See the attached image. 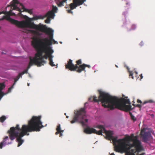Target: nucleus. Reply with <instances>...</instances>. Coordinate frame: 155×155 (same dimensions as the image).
Instances as JSON below:
<instances>
[{
  "mask_svg": "<svg viewBox=\"0 0 155 155\" xmlns=\"http://www.w3.org/2000/svg\"><path fill=\"white\" fill-rule=\"evenodd\" d=\"M98 92L99 96L98 99L97 97L94 96L90 97L89 100L91 101L93 99V101L95 102L100 101L103 106L111 110L116 108L127 112L132 110L129 99H120L117 97L111 96L108 93L99 90Z\"/></svg>",
  "mask_w": 155,
  "mask_h": 155,
  "instance_id": "1",
  "label": "nucleus"
},
{
  "mask_svg": "<svg viewBox=\"0 0 155 155\" xmlns=\"http://www.w3.org/2000/svg\"><path fill=\"white\" fill-rule=\"evenodd\" d=\"M30 21L27 28L35 29L45 33L49 35V39L47 38H38L34 37L32 38L31 43L41 45L44 47L47 46L50 47L52 44L53 39V30L50 28H48L45 25L40 23L38 25L35 24L32 22V19L29 18Z\"/></svg>",
  "mask_w": 155,
  "mask_h": 155,
  "instance_id": "2",
  "label": "nucleus"
},
{
  "mask_svg": "<svg viewBox=\"0 0 155 155\" xmlns=\"http://www.w3.org/2000/svg\"><path fill=\"white\" fill-rule=\"evenodd\" d=\"M41 118V116H33L28 121V125H23L22 126L21 128V132L19 133L18 136L16 137L21 139V137L24 136L29 135V134H27L28 132L40 131V129L43 127L42 123L40 120Z\"/></svg>",
  "mask_w": 155,
  "mask_h": 155,
  "instance_id": "3",
  "label": "nucleus"
},
{
  "mask_svg": "<svg viewBox=\"0 0 155 155\" xmlns=\"http://www.w3.org/2000/svg\"><path fill=\"white\" fill-rule=\"evenodd\" d=\"M19 3L18 0H13L11 4V6H12L11 10L8 12H6L5 13V16H4L2 18H0V21L6 19L10 21L12 24L15 25L18 28H27L30 21L29 18H28V19L26 21H18L10 17V16L16 15L15 13L12 12L13 10L18 11L19 12L18 14H20L21 12V9L16 5Z\"/></svg>",
  "mask_w": 155,
  "mask_h": 155,
  "instance_id": "4",
  "label": "nucleus"
},
{
  "mask_svg": "<svg viewBox=\"0 0 155 155\" xmlns=\"http://www.w3.org/2000/svg\"><path fill=\"white\" fill-rule=\"evenodd\" d=\"M134 134L131 136H127L121 139H118L119 143L114 147V150L116 152L122 153L124 151L130 150L131 148L134 147Z\"/></svg>",
  "mask_w": 155,
  "mask_h": 155,
  "instance_id": "5",
  "label": "nucleus"
},
{
  "mask_svg": "<svg viewBox=\"0 0 155 155\" xmlns=\"http://www.w3.org/2000/svg\"><path fill=\"white\" fill-rule=\"evenodd\" d=\"M96 127L100 129V130L97 131L94 128H90L89 127H87L84 129V132L86 134H90L94 133L98 135H102V133L103 132L106 134L107 137L109 139L112 140L114 146L118 144L119 142L118 140H117V137H114L112 136L113 134V131H107L105 129L104 127L101 125H98Z\"/></svg>",
  "mask_w": 155,
  "mask_h": 155,
  "instance_id": "6",
  "label": "nucleus"
},
{
  "mask_svg": "<svg viewBox=\"0 0 155 155\" xmlns=\"http://www.w3.org/2000/svg\"><path fill=\"white\" fill-rule=\"evenodd\" d=\"M75 115L73 120L71 123L73 124L75 122L79 121L82 126H86L85 123H87L88 119L86 118L85 109L84 108H82L80 110L77 111L76 113L74 112Z\"/></svg>",
  "mask_w": 155,
  "mask_h": 155,
  "instance_id": "7",
  "label": "nucleus"
},
{
  "mask_svg": "<svg viewBox=\"0 0 155 155\" xmlns=\"http://www.w3.org/2000/svg\"><path fill=\"white\" fill-rule=\"evenodd\" d=\"M45 48H43L42 50H40L39 48H34L37 51V53L35 54V56L34 57L35 59L38 64V66L40 67L41 65H43L44 64L46 63V61L44 60V59L47 60L48 57L45 54L43 55L44 52L46 51Z\"/></svg>",
  "mask_w": 155,
  "mask_h": 155,
  "instance_id": "8",
  "label": "nucleus"
},
{
  "mask_svg": "<svg viewBox=\"0 0 155 155\" xmlns=\"http://www.w3.org/2000/svg\"><path fill=\"white\" fill-rule=\"evenodd\" d=\"M76 64L74 65L72 63V61L70 59L68 61L67 64L65 65L66 68L70 70L71 71H77L79 69V65L82 64L81 60L80 59L76 61Z\"/></svg>",
  "mask_w": 155,
  "mask_h": 155,
  "instance_id": "9",
  "label": "nucleus"
},
{
  "mask_svg": "<svg viewBox=\"0 0 155 155\" xmlns=\"http://www.w3.org/2000/svg\"><path fill=\"white\" fill-rule=\"evenodd\" d=\"M21 131V129L19 128V126L17 124L15 127H11L9 130L8 131L10 139L12 140L16 137L18 136L19 134L18 131Z\"/></svg>",
  "mask_w": 155,
  "mask_h": 155,
  "instance_id": "10",
  "label": "nucleus"
},
{
  "mask_svg": "<svg viewBox=\"0 0 155 155\" xmlns=\"http://www.w3.org/2000/svg\"><path fill=\"white\" fill-rule=\"evenodd\" d=\"M31 45L34 48H39L40 50H42V49H43L42 48H44V47L43 46V47L41 45H38V44L31 43ZM44 48L45 47H44ZM45 48L46 51L45 52H44V53H45V54L47 55L48 58H52L53 56L51 55V54L53 52V50L51 49V48L50 47L47 46Z\"/></svg>",
  "mask_w": 155,
  "mask_h": 155,
  "instance_id": "11",
  "label": "nucleus"
},
{
  "mask_svg": "<svg viewBox=\"0 0 155 155\" xmlns=\"http://www.w3.org/2000/svg\"><path fill=\"white\" fill-rule=\"evenodd\" d=\"M134 147L136 151L138 153L144 150L143 147L142 146L141 142L138 139L137 136H136L134 137Z\"/></svg>",
  "mask_w": 155,
  "mask_h": 155,
  "instance_id": "12",
  "label": "nucleus"
},
{
  "mask_svg": "<svg viewBox=\"0 0 155 155\" xmlns=\"http://www.w3.org/2000/svg\"><path fill=\"white\" fill-rule=\"evenodd\" d=\"M140 135L141 137L143 139V141L146 143L150 140L152 137L151 133L149 132H146L144 130H142L140 132Z\"/></svg>",
  "mask_w": 155,
  "mask_h": 155,
  "instance_id": "13",
  "label": "nucleus"
},
{
  "mask_svg": "<svg viewBox=\"0 0 155 155\" xmlns=\"http://www.w3.org/2000/svg\"><path fill=\"white\" fill-rule=\"evenodd\" d=\"M87 67L90 68H91V66L89 65L85 64H80L79 66V69L77 71V72L78 73L81 72L82 71H84L85 72L86 71L85 70V68Z\"/></svg>",
  "mask_w": 155,
  "mask_h": 155,
  "instance_id": "14",
  "label": "nucleus"
},
{
  "mask_svg": "<svg viewBox=\"0 0 155 155\" xmlns=\"http://www.w3.org/2000/svg\"><path fill=\"white\" fill-rule=\"evenodd\" d=\"M33 64L37 65L38 66V64L35 59L34 57L33 59H32L31 57H30V61L29 63L28 66L26 69L28 70L30 68L31 66L33 65Z\"/></svg>",
  "mask_w": 155,
  "mask_h": 155,
  "instance_id": "15",
  "label": "nucleus"
},
{
  "mask_svg": "<svg viewBox=\"0 0 155 155\" xmlns=\"http://www.w3.org/2000/svg\"><path fill=\"white\" fill-rule=\"evenodd\" d=\"M136 150L134 149H131L128 151H124V152H125L126 154V155H135L134 153L135 152ZM144 153H143L141 154H139L138 153L137 155H144Z\"/></svg>",
  "mask_w": 155,
  "mask_h": 155,
  "instance_id": "16",
  "label": "nucleus"
},
{
  "mask_svg": "<svg viewBox=\"0 0 155 155\" xmlns=\"http://www.w3.org/2000/svg\"><path fill=\"white\" fill-rule=\"evenodd\" d=\"M54 16V12H52V11H50L44 15V17H48L50 18H53Z\"/></svg>",
  "mask_w": 155,
  "mask_h": 155,
  "instance_id": "17",
  "label": "nucleus"
},
{
  "mask_svg": "<svg viewBox=\"0 0 155 155\" xmlns=\"http://www.w3.org/2000/svg\"><path fill=\"white\" fill-rule=\"evenodd\" d=\"M137 103H140V104H142L143 105H144V104H145L146 103H151L153 102V101L152 100H149L148 101H144L143 102H142L141 101V100H140L139 99H137Z\"/></svg>",
  "mask_w": 155,
  "mask_h": 155,
  "instance_id": "18",
  "label": "nucleus"
},
{
  "mask_svg": "<svg viewBox=\"0 0 155 155\" xmlns=\"http://www.w3.org/2000/svg\"><path fill=\"white\" fill-rule=\"evenodd\" d=\"M20 5L21 6V7L23 9V11H25V12H27L29 13L30 14H32L33 13L32 10L31 9H28L26 8H25L24 6L22 5L21 4H20Z\"/></svg>",
  "mask_w": 155,
  "mask_h": 155,
  "instance_id": "19",
  "label": "nucleus"
},
{
  "mask_svg": "<svg viewBox=\"0 0 155 155\" xmlns=\"http://www.w3.org/2000/svg\"><path fill=\"white\" fill-rule=\"evenodd\" d=\"M67 0H63L61 2H58L57 3V5L58 7H61L64 5V3H66V1Z\"/></svg>",
  "mask_w": 155,
  "mask_h": 155,
  "instance_id": "20",
  "label": "nucleus"
},
{
  "mask_svg": "<svg viewBox=\"0 0 155 155\" xmlns=\"http://www.w3.org/2000/svg\"><path fill=\"white\" fill-rule=\"evenodd\" d=\"M16 140L18 142V147H19L23 142V140L20 138H17Z\"/></svg>",
  "mask_w": 155,
  "mask_h": 155,
  "instance_id": "21",
  "label": "nucleus"
},
{
  "mask_svg": "<svg viewBox=\"0 0 155 155\" xmlns=\"http://www.w3.org/2000/svg\"><path fill=\"white\" fill-rule=\"evenodd\" d=\"M127 68L128 71L129 73V78H131L132 79H134V77L133 76V71H130L129 68L128 67H127Z\"/></svg>",
  "mask_w": 155,
  "mask_h": 155,
  "instance_id": "22",
  "label": "nucleus"
},
{
  "mask_svg": "<svg viewBox=\"0 0 155 155\" xmlns=\"http://www.w3.org/2000/svg\"><path fill=\"white\" fill-rule=\"evenodd\" d=\"M8 138V136L5 137V138L3 140L2 142H1L0 143V148L1 149L2 148L3 146V143L5 142L6 141V140H7Z\"/></svg>",
  "mask_w": 155,
  "mask_h": 155,
  "instance_id": "23",
  "label": "nucleus"
},
{
  "mask_svg": "<svg viewBox=\"0 0 155 155\" xmlns=\"http://www.w3.org/2000/svg\"><path fill=\"white\" fill-rule=\"evenodd\" d=\"M22 76L20 75L19 74L14 79V82L13 84V85H14L16 83V82L18 81L20 78H21Z\"/></svg>",
  "mask_w": 155,
  "mask_h": 155,
  "instance_id": "24",
  "label": "nucleus"
},
{
  "mask_svg": "<svg viewBox=\"0 0 155 155\" xmlns=\"http://www.w3.org/2000/svg\"><path fill=\"white\" fill-rule=\"evenodd\" d=\"M70 8L71 10H73L77 7V5H76L73 2V3H71L70 4Z\"/></svg>",
  "mask_w": 155,
  "mask_h": 155,
  "instance_id": "25",
  "label": "nucleus"
},
{
  "mask_svg": "<svg viewBox=\"0 0 155 155\" xmlns=\"http://www.w3.org/2000/svg\"><path fill=\"white\" fill-rule=\"evenodd\" d=\"M73 2L76 5H77V6L81 5L83 3V2L81 0Z\"/></svg>",
  "mask_w": 155,
  "mask_h": 155,
  "instance_id": "26",
  "label": "nucleus"
},
{
  "mask_svg": "<svg viewBox=\"0 0 155 155\" xmlns=\"http://www.w3.org/2000/svg\"><path fill=\"white\" fill-rule=\"evenodd\" d=\"M49 61L50 65L52 67L55 66V65L54 64V63L53 61L52 58H49Z\"/></svg>",
  "mask_w": 155,
  "mask_h": 155,
  "instance_id": "27",
  "label": "nucleus"
},
{
  "mask_svg": "<svg viewBox=\"0 0 155 155\" xmlns=\"http://www.w3.org/2000/svg\"><path fill=\"white\" fill-rule=\"evenodd\" d=\"M58 10V8L54 6H52V9L51 11H52V12H54V14H55V13L57 12V11Z\"/></svg>",
  "mask_w": 155,
  "mask_h": 155,
  "instance_id": "28",
  "label": "nucleus"
},
{
  "mask_svg": "<svg viewBox=\"0 0 155 155\" xmlns=\"http://www.w3.org/2000/svg\"><path fill=\"white\" fill-rule=\"evenodd\" d=\"M6 119V117L4 116H3L0 117V121L1 122H3Z\"/></svg>",
  "mask_w": 155,
  "mask_h": 155,
  "instance_id": "29",
  "label": "nucleus"
},
{
  "mask_svg": "<svg viewBox=\"0 0 155 155\" xmlns=\"http://www.w3.org/2000/svg\"><path fill=\"white\" fill-rule=\"evenodd\" d=\"M130 115V116L131 119L132 120H134V121H135L136 120V118L134 117L133 115L132 114V113L131 112L129 113Z\"/></svg>",
  "mask_w": 155,
  "mask_h": 155,
  "instance_id": "30",
  "label": "nucleus"
},
{
  "mask_svg": "<svg viewBox=\"0 0 155 155\" xmlns=\"http://www.w3.org/2000/svg\"><path fill=\"white\" fill-rule=\"evenodd\" d=\"M28 69H26L25 70L22 72L19 73L20 74V75H21L22 76V75L24 74L25 73H28Z\"/></svg>",
  "mask_w": 155,
  "mask_h": 155,
  "instance_id": "31",
  "label": "nucleus"
},
{
  "mask_svg": "<svg viewBox=\"0 0 155 155\" xmlns=\"http://www.w3.org/2000/svg\"><path fill=\"white\" fill-rule=\"evenodd\" d=\"M132 105L135 107H138L140 108H141L142 106H143V105L140 104H137V105H135L134 104H133Z\"/></svg>",
  "mask_w": 155,
  "mask_h": 155,
  "instance_id": "32",
  "label": "nucleus"
},
{
  "mask_svg": "<svg viewBox=\"0 0 155 155\" xmlns=\"http://www.w3.org/2000/svg\"><path fill=\"white\" fill-rule=\"evenodd\" d=\"M47 18L45 20V22L46 23H49L50 21V18L48 17H47Z\"/></svg>",
  "mask_w": 155,
  "mask_h": 155,
  "instance_id": "33",
  "label": "nucleus"
},
{
  "mask_svg": "<svg viewBox=\"0 0 155 155\" xmlns=\"http://www.w3.org/2000/svg\"><path fill=\"white\" fill-rule=\"evenodd\" d=\"M61 130V125L60 124H59L57 127L56 128V130L57 131H60V130Z\"/></svg>",
  "mask_w": 155,
  "mask_h": 155,
  "instance_id": "34",
  "label": "nucleus"
},
{
  "mask_svg": "<svg viewBox=\"0 0 155 155\" xmlns=\"http://www.w3.org/2000/svg\"><path fill=\"white\" fill-rule=\"evenodd\" d=\"M14 85H13L10 87L8 89V92H10L11 91V90L13 88Z\"/></svg>",
  "mask_w": 155,
  "mask_h": 155,
  "instance_id": "35",
  "label": "nucleus"
},
{
  "mask_svg": "<svg viewBox=\"0 0 155 155\" xmlns=\"http://www.w3.org/2000/svg\"><path fill=\"white\" fill-rule=\"evenodd\" d=\"M34 33L35 34H36L37 35H41V34L38 31H34Z\"/></svg>",
  "mask_w": 155,
  "mask_h": 155,
  "instance_id": "36",
  "label": "nucleus"
},
{
  "mask_svg": "<svg viewBox=\"0 0 155 155\" xmlns=\"http://www.w3.org/2000/svg\"><path fill=\"white\" fill-rule=\"evenodd\" d=\"M5 94L3 92V94H0V100H1V98H2V97L5 94Z\"/></svg>",
  "mask_w": 155,
  "mask_h": 155,
  "instance_id": "37",
  "label": "nucleus"
},
{
  "mask_svg": "<svg viewBox=\"0 0 155 155\" xmlns=\"http://www.w3.org/2000/svg\"><path fill=\"white\" fill-rule=\"evenodd\" d=\"M39 16H36L35 17H34L33 18V20H37L39 19Z\"/></svg>",
  "mask_w": 155,
  "mask_h": 155,
  "instance_id": "38",
  "label": "nucleus"
},
{
  "mask_svg": "<svg viewBox=\"0 0 155 155\" xmlns=\"http://www.w3.org/2000/svg\"><path fill=\"white\" fill-rule=\"evenodd\" d=\"M136 28V26L135 25H133L131 26V29L132 30H134Z\"/></svg>",
  "mask_w": 155,
  "mask_h": 155,
  "instance_id": "39",
  "label": "nucleus"
},
{
  "mask_svg": "<svg viewBox=\"0 0 155 155\" xmlns=\"http://www.w3.org/2000/svg\"><path fill=\"white\" fill-rule=\"evenodd\" d=\"M71 10H71V9H70V10H67V11L68 13H71V14H72L73 13V12L71 11Z\"/></svg>",
  "mask_w": 155,
  "mask_h": 155,
  "instance_id": "40",
  "label": "nucleus"
},
{
  "mask_svg": "<svg viewBox=\"0 0 155 155\" xmlns=\"http://www.w3.org/2000/svg\"><path fill=\"white\" fill-rule=\"evenodd\" d=\"M38 16H39V19H43L44 18H45L44 17V16H42L41 15H39Z\"/></svg>",
  "mask_w": 155,
  "mask_h": 155,
  "instance_id": "41",
  "label": "nucleus"
},
{
  "mask_svg": "<svg viewBox=\"0 0 155 155\" xmlns=\"http://www.w3.org/2000/svg\"><path fill=\"white\" fill-rule=\"evenodd\" d=\"M60 131H57L55 133V134L56 135H58L59 134H60Z\"/></svg>",
  "mask_w": 155,
  "mask_h": 155,
  "instance_id": "42",
  "label": "nucleus"
},
{
  "mask_svg": "<svg viewBox=\"0 0 155 155\" xmlns=\"http://www.w3.org/2000/svg\"><path fill=\"white\" fill-rule=\"evenodd\" d=\"M81 0H73V2H75L78 1H81Z\"/></svg>",
  "mask_w": 155,
  "mask_h": 155,
  "instance_id": "43",
  "label": "nucleus"
},
{
  "mask_svg": "<svg viewBox=\"0 0 155 155\" xmlns=\"http://www.w3.org/2000/svg\"><path fill=\"white\" fill-rule=\"evenodd\" d=\"M140 79H142L143 78V76H142V74H141L140 75Z\"/></svg>",
  "mask_w": 155,
  "mask_h": 155,
  "instance_id": "44",
  "label": "nucleus"
},
{
  "mask_svg": "<svg viewBox=\"0 0 155 155\" xmlns=\"http://www.w3.org/2000/svg\"><path fill=\"white\" fill-rule=\"evenodd\" d=\"M53 42H54V44H58V42L57 41H55L54 40L53 41Z\"/></svg>",
  "mask_w": 155,
  "mask_h": 155,
  "instance_id": "45",
  "label": "nucleus"
},
{
  "mask_svg": "<svg viewBox=\"0 0 155 155\" xmlns=\"http://www.w3.org/2000/svg\"><path fill=\"white\" fill-rule=\"evenodd\" d=\"M62 135V133H60V137H61Z\"/></svg>",
  "mask_w": 155,
  "mask_h": 155,
  "instance_id": "46",
  "label": "nucleus"
},
{
  "mask_svg": "<svg viewBox=\"0 0 155 155\" xmlns=\"http://www.w3.org/2000/svg\"><path fill=\"white\" fill-rule=\"evenodd\" d=\"M60 133H62V132H63L64 131L63 130H60Z\"/></svg>",
  "mask_w": 155,
  "mask_h": 155,
  "instance_id": "47",
  "label": "nucleus"
},
{
  "mask_svg": "<svg viewBox=\"0 0 155 155\" xmlns=\"http://www.w3.org/2000/svg\"><path fill=\"white\" fill-rule=\"evenodd\" d=\"M110 155H115V154L114 153H112L110 154Z\"/></svg>",
  "mask_w": 155,
  "mask_h": 155,
  "instance_id": "48",
  "label": "nucleus"
},
{
  "mask_svg": "<svg viewBox=\"0 0 155 155\" xmlns=\"http://www.w3.org/2000/svg\"><path fill=\"white\" fill-rule=\"evenodd\" d=\"M135 74L136 75H137V71H135Z\"/></svg>",
  "mask_w": 155,
  "mask_h": 155,
  "instance_id": "49",
  "label": "nucleus"
},
{
  "mask_svg": "<svg viewBox=\"0 0 155 155\" xmlns=\"http://www.w3.org/2000/svg\"><path fill=\"white\" fill-rule=\"evenodd\" d=\"M151 116L152 117H153L154 115L153 114H151Z\"/></svg>",
  "mask_w": 155,
  "mask_h": 155,
  "instance_id": "50",
  "label": "nucleus"
},
{
  "mask_svg": "<svg viewBox=\"0 0 155 155\" xmlns=\"http://www.w3.org/2000/svg\"><path fill=\"white\" fill-rule=\"evenodd\" d=\"M83 2V3L84 2H85L86 1V0H81Z\"/></svg>",
  "mask_w": 155,
  "mask_h": 155,
  "instance_id": "51",
  "label": "nucleus"
},
{
  "mask_svg": "<svg viewBox=\"0 0 155 155\" xmlns=\"http://www.w3.org/2000/svg\"><path fill=\"white\" fill-rule=\"evenodd\" d=\"M2 13H4V12H0V15Z\"/></svg>",
  "mask_w": 155,
  "mask_h": 155,
  "instance_id": "52",
  "label": "nucleus"
},
{
  "mask_svg": "<svg viewBox=\"0 0 155 155\" xmlns=\"http://www.w3.org/2000/svg\"><path fill=\"white\" fill-rule=\"evenodd\" d=\"M68 117H68V116H66V117L67 118H68Z\"/></svg>",
  "mask_w": 155,
  "mask_h": 155,
  "instance_id": "53",
  "label": "nucleus"
},
{
  "mask_svg": "<svg viewBox=\"0 0 155 155\" xmlns=\"http://www.w3.org/2000/svg\"><path fill=\"white\" fill-rule=\"evenodd\" d=\"M28 84V86H29V83H28V84Z\"/></svg>",
  "mask_w": 155,
  "mask_h": 155,
  "instance_id": "54",
  "label": "nucleus"
},
{
  "mask_svg": "<svg viewBox=\"0 0 155 155\" xmlns=\"http://www.w3.org/2000/svg\"><path fill=\"white\" fill-rule=\"evenodd\" d=\"M129 4V3H128V2H127V3H126V4H127V5H128V4Z\"/></svg>",
  "mask_w": 155,
  "mask_h": 155,
  "instance_id": "55",
  "label": "nucleus"
},
{
  "mask_svg": "<svg viewBox=\"0 0 155 155\" xmlns=\"http://www.w3.org/2000/svg\"><path fill=\"white\" fill-rule=\"evenodd\" d=\"M115 66H116V67H117V68H118V66H117V65H115Z\"/></svg>",
  "mask_w": 155,
  "mask_h": 155,
  "instance_id": "56",
  "label": "nucleus"
},
{
  "mask_svg": "<svg viewBox=\"0 0 155 155\" xmlns=\"http://www.w3.org/2000/svg\"><path fill=\"white\" fill-rule=\"evenodd\" d=\"M65 8H67V7H66V6H65Z\"/></svg>",
  "mask_w": 155,
  "mask_h": 155,
  "instance_id": "57",
  "label": "nucleus"
},
{
  "mask_svg": "<svg viewBox=\"0 0 155 155\" xmlns=\"http://www.w3.org/2000/svg\"><path fill=\"white\" fill-rule=\"evenodd\" d=\"M132 102H133L134 103H135L134 101H133Z\"/></svg>",
  "mask_w": 155,
  "mask_h": 155,
  "instance_id": "58",
  "label": "nucleus"
},
{
  "mask_svg": "<svg viewBox=\"0 0 155 155\" xmlns=\"http://www.w3.org/2000/svg\"><path fill=\"white\" fill-rule=\"evenodd\" d=\"M65 114V115H66V113H65V114Z\"/></svg>",
  "mask_w": 155,
  "mask_h": 155,
  "instance_id": "59",
  "label": "nucleus"
}]
</instances>
